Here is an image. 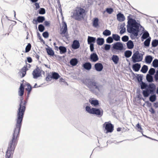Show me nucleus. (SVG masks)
<instances>
[{"label": "nucleus", "instance_id": "62", "mask_svg": "<svg viewBox=\"0 0 158 158\" xmlns=\"http://www.w3.org/2000/svg\"><path fill=\"white\" fill-rule=\"evenodd\" d=\"M35 3V6L36 10L39 9L40 7L39 4L36 2Z\"/></svg>", "mask_w": 158, "mask_h": 158}, {"label": "nucleus", "instance_id": "6", "mask_svg": "<svg viewBox=\"0 0 158 158\" xmlns=\"http://www.w3.org/2000/svg\"><path fill=\"white\" fill-rule=\"evenodd\" d=\"M156 86L153 83L148 84L146 90H143L142 93L144 97H148L150 94H154L156 92Z\"/></svg>", "mask_w": 158, "mask_h": 158}, {"label": "nucleus", "instance_id": "10", "mask_svg": "<svg viewBox=\"0 0 158 158\" xmlns=\"http://www.w3.org/2000/svg\"><path fill=\"white\" fill-rule=\"evenodd\" d=\"M143 54L137 51L133 53L131 57L132 60L134 63L141 61L143 60Z\"/></svg>", "mask_w": 158, "mask_h": 158}, {"label": "nucleus", "instance_id": "31", "mask_svg": "<svg viewBox=\"0 0 158 158\" xmlns=\"http://www.w3.org/2000/svg\"><path fill=\"white\" fill-rule=\"evenodd\" d=\"M139 85L140 86V89L143 90H146L148 85L147 83L143 82H142Z\"/></svg>", "mask_w": 158, "mask_h": 158}, {"label": "nucleus", "instance_id": "30", "mask_svg": "<svg viewBox=\"0 0 158 158\" xmlns=\"http://www.w3.org/2000/svg\"><path fill=\"white\" fill-rule=\"evenodd\" d=\"M51 73L52 79L56 80L59 78L60 77L59 73L56 72H52Z\"/></svg>", "mask_w": 158, "mask_h": 158}, {"label": "nucleus", "instance_id": "36", "mask_svg": "<svg viewBox=\"0 0 158 158\" xmlns=\"http://www.w3.org/2000/svg\"><path fill=\"white\" fill-rule=\"evenodd\" d=\"M95 69H103V66L102 64L100 63H97L94 65Z\"/></svg>", "mask_w": 158, "mask_h": 158}, {"label": "nucleus", "instance_id": "44", "mask_svg": "<svg viewBox=\"0 0 158 158\" xmlns=\"http://www.w3.org/2000/svg\"><path fill=\"white\" fill-rule=\"evenodd\" d=\"M38 13L40 15H44L46 13L45 9L44 8H40L38 11Z\"/></svg>", "mask_w": 158, "mask_h": 158}, {"label": "nucleus", "instance_id": "53", "mask_svg": "<svg viewBox=\"0 0 158 158\" xmlns=\"http://www.w3.org/2000/svg\"><path fill=\"white\" fill-rule=\"evenodd\" d=\"M42 35L44 38H47L49 37V34L48 32L46 31L43 33Z\"/></svg>", "mask_w": 158, "mask_h": 158}, {"label": "nucleus", "instance_id": "27", "mask_svg": "<svg viewBox=\"0 0 158 158\" xmlns=\"http://www.w3.org/2000/svg\"><path fill=\"white\" fill-rule=\"evenodd\" d=\"M97 44L99 46L102 45L105 42L103 38L98 37L96 40Z\"/></svg>", "mask_w": 158, "mask_h": 158}, {"label": "nucleus", "instance_id": "18", "mask_svg": "<svg viewBox=\"0 0 158 158\" xmlns=\"http://www.w3.org/2000/svg\"><path fill=\"white\" fill-rule=\"evenodd\" d=\"M96 41L95 37L89 36L87 38V42L89 44H94Z\"/></svg>", "mask_w": 158, "mask_h": 158}, {"label": "nucleus", "instance_id": "45", "mask_svg": "<svg viewBox=\"0 0 158 158\" xmlns=\"http://www.w3.org/2000/svg\"><path fill=\"white\" fill-rule=\"evenodd\" d=\"M38 30L40 32H43L45 30V27L42 24H40L38 27Z\"/></svg>", "mask_w": 158, "mask_h": 158}, {"label": "nucleus", "instance_id": "61", "mask_svg": "<svg viewBox=\"0 0 158 158\" xmlns=\"http://www.w3.org/2000/svg\"><path fill=\"white\" fill-rule=\"evenodd\" d=\"M29 97H27V96H26V97L25 100L24 101L23 105H24L26 107V104L27 102V100L29 98Z\"/></svg>", "mask_w": 158, "mask_h": 158}, {"label": "nucleus", "instance_id": "13", "mask_svg": "<svg viewBox=\"0 0 158 158\" xmlns=\"http://www.w3.org/2000/svg\"><path fill=\"white\" fill-rule=\"evenodd\" d=\"M44 73V72L42 70H34L32 74L34 79H37L41 76V73Z\"/></svg>", "mask_w": 158, "mask_h": 158}, {"label": "nucleus", "instance_id": "43", "mask_svg": "<svg viewBox=\"0 0 158 158\" xmlns=\"http://www.w3.org/2000/svg\"><path fill=\"white\" fill-rule=\"evenodd\" d=\"M102 34L104 36H107L111 35V32L110 30L106 29L103 31Z\"/></svg>", "mask_w": 158, "mask_h": 158}, {"label": "nucleus", "instance_id": "37", "mask_svg": "<svg viewBox=\"0 0 158 158\" xmlns=\"http://www.w3.org/2000/svg\"><path fill=\"white\" fill-rule=\"evenodd\" d=\"M132 54V52L131 50H126L124 52V56L127 58L130 57Z\"/></svg>", "mask_w": 158, "mask_h": 158}, {"label": "nucleus", "instance_id": "23", "mask_svg": "<svg viewBox=\"0 0 158 158\" xmlns=\"http://www.w3.org/2000/svg\"><path fill=\"white\" fill-rule=\"evenodd\" d=\"M48 48H46V50L48 54L51 56H53L54 55V52L52 48L47 45Z\"/></svg>", "mask_w": 158, "mask_h": 158}, {"label": "nucleus", "instance_id": "22", "mask_svg": "<svg viewBox=\"0 0 158 158\" xmlns=\"http://www.w3.org/2000/svg\"><path fill=\"white\" fill-rule=\"evenodd\" d=\"M89 102L91 105L94 106H97L99 105L98 101L97 99L92 98L89 100Z\"/></svg>", "mask_w": 158, "mask_h": 158}, {"label": "nucleus", "instance_id": "49", "mask_svg": "<svg viewBox=\"0 0 158 158\" xmlns=\"http://www.w3.org/2000/svg\"><path fill=\"white\" fill-rule=\"evenodd\" d=\"M106 11L109 14H111L114 11V10L112 8H107L106 9Z\"/></svg>", "mask_w": 158, "mask_h": 158}, {"label": "nucleus", "instance_id": "9", "mask_svg": "<svg viewBox=\"0 0 158 158\" xmlns=\"http://www.w3.org/2000/svg\"><path fill=\"white\" fill-rule=\"evenodd\" d=\"M134 16L130 14L127 17V27L140 26V27L143 28V27L138 23L134 19L132 18Z\"/></svg>", "mask_w": 158, "mask_h": 158}, {"label": "nucleus", "instance_id": "35", "mask_svg": "<svg viewBox=\"0 0 158 158\" xmlns=\"http://www.w3.org/2000/svg\"><path fill=\"white\" fill-rule=\"evenodd\" d=\"M112 60L115 64H117L119 61L118 57L116 55H114L112 57Z\"/></svg>", "mask_w": 158, "mask_h": 158}, {"label": "nucleus", "instance_id": "3", "mask_svg": "<svg viewBox=\"0 0 158 158\" xmlns=\"http://www.w3.org/2000/svg\"><path fill=\"white\" fill-rule=\"evenodd\" d=\"M81 81L89 89L90 91H94V89L100 91L99 85L97 81L95 80L94 76L83 78L81 80Z\"/></svg>", "mask_w": 158, "mask_h": 158}, {"label": "nucleus", "instance_id": "20", "mask_svg": "<svg viewBox=\"0 0 158 158\" xmlns=\"http://www.w3.org/2000/svg\"><path fill=\"white\" fill-rule=\"evenodd\" d=\"M62 27L64 28L61 32L60 33V34H65L67 32L68 29L67 23L63 21L62 23Z\"/></svg>", "mask_w": 158, "mask_h": 158}, {"label": "nucleus", "instance_id": "38", "mask_svg": "<svg viewBox=\"0 0 158 158\" xmlns=\"http://www.w3.org/2000/svg\"><path fill=\"white\" fill-rule=\"evenodd\" d=\"M152 47L155 48L158 45V40L155 39L152 40L151 43Z\"/></svg>", "mask_w": 158, "mask_h": 158}, {"label": "nucleus", "instance_id": "51", "mask_svg": "<svg viewBox=\"0 0 158 158\" xmlns=\"http://www.w3.org/2000/svg\"><path fill=\"white\" fill-rule=\"evenodd\" d=\"M136 127L138 129V130L139 132H141L142 133V128L141 127V125L139 123H138L136 125Z\"/></svg>", "mask_w": 158, "mask_h": 158}, {"label": "nucleus", "instance_id": "59", "mask_svg": "<svg viewBox=\"0 0 158 158\" xmlns=\"http://www.w3.org/2000/svg\"><path fill=\"white\" fill-rule=\"evenodd\" d=\"M90 49L91 52H93L94 50V44H89Z\"/></svg>", "mask_w": 158, "mask_h": 158}, {"label": "nucleus", "instance_id": "26", "mask_svg": "<svg viewBox=\"0 0 158 158\" xmlns=\"http://www.w3.org/2000/svg\"><path fill=\"white\" fill-rule=\"evenodd\" d=\"M82 67L84 69H91L92 66L89 62H86L83 64Z\"/></svg>", "mask_w": 158, "mask_h": 158}, {"label": "nucleus", "instance_id": "42", "mask_svg": "<svg viewBox=\"0 0 158 158\" xmlns=\"http://www.w3.org/2000/svg\"><path fill=\"white\" fill-rule=\"evenodd\" d=\"M141 68V65L139 63H136L132 65V69H140Z\"/></svg>", "mask_w": 158, "mask_h": 158}, {"label": "nucleus", "instance_id": "48", "mask_svg": "<svg viewBox=\"0 0 158 158\" xmlns=\"http://www.w3.org/2000/svg\"><path fill=\"white\" fill-rule=\"evenodd\" d=\"M137 79L139 84L142 82H143L142 81L143 77L141 75H138L137 77Z\"/></svg>", "mask_w": 158, "mask_h": 158}, {"label": "nucleus", "instance_id": "52", "mask_svg": "<svg viewBox=\"0 0 158 158\" xmlns=\"http://www.w3.org/2000/svg\"><path fill=\"white\" fill-rule=\"evenodd\" d=\"M45 79L47 81H51L52 79L51 73L50 74H48L46 76Z\"/></svg>", "mask_w": 158, "mask_h": 158}, {"label": "nucleus", "instance_id": "34", "mask_svg": "<svg viewBox=\"0 0 158 158\" xmlns=\"http://www.w3.org/2000/svg\"><path fill=\"white\" fill-rule=\"evenodd\" d=\"M78 62L77 58H74L72 59L70 61V63L72 66H74L77 65Z\"/></svg>", "mask_w": 158, "mask_h": 158}, {"label": "nucleus", "instance_id": "5", "mask_svg": "<svg viewBox=\"0 0 158 158\" xmlns=\"http://www.w3.org/2000/svg\"><path fill=\"white\" fill-rule=\"evenodd\" d=\"M140 27V26L127 27V31L128 33L131 34L130 37L132 40L135 39V37L138 35Z\"/></svg>", "mask_w": 158, "mask_h": 158}, {"label": "nucleus", "instance_id": "33", "mask_svg": "<svg viewBox=\"0 0 158 158\" xmlns=\"http://www.w3.org/2000/svg\"><path fill=\"white\" fill-rule=\"evenodd\" d=\"M28 70H20L19 72L18 73L20 77L23 78L24 77L26 74L27 71Z\"/></svg>", "mask_w": 158, "mask_h": 158}, {"label": "nucleus", "instance_id": "25", "mask_svg": "<svg viewBox=\"0 0 158 158\" xmlns=\"http://www.w3.org/2000/svg\"><path fill=\"white\" fill-rule=\"evenodd\" d=\"M149 37H150L149 33L148 31H145L141 37L142 41H143L144 40H146Z\"/></svg>", "mask_w": 158, "mask_h": 158}, {"label": "nucleus", "instance_id": "54", "mask_svg": "<svg viewBox=\"0 0 158 158\" xmlns=\"http://www.w3.org/2000/svg\"><path fill=\"white\" fill-rule=\"evenodd\" d=\"M111 48V45L110 44H104V49L106 51L109 50Z\"/></svg>", "mask_w": 158, "mask_h": 158}, {"label": "nucleus", "instance_id": "2", "mask_svg": "<svg viewBox=\"0 0 158 158\" xmlns=\"http://www.w3.org/2000/svg\"><path fill=\"white\" fill-rule=\"evenodd\" d=\"M20 99V103L17 111V117L15 125V127L18 128L19 129L21 128L23 120L26 109V107L23 105L24 102L23 101V97H21Z\"/></svg>", "mask_w": 158, "mask_h": 158}, {"label": "nucleus", "instance_id": "14", "mask_svg": "<svg viewBox=\"0 0 158 158\" xmlns=\"http://www.w3.org/2000/svg\"><path fill=\"white\" fill-rule=\"evenodd\" d=\"M45 18L44 16H38L36 19H33L32 23L34 24H37L38 23H42L45 21Z\"/></svg>", "mask_w": 158, "mask_h": 158}, {"label": "nucleus", "instance_id": "64", "mask_svg": "<svg viewBox=\"0 0 158 158\" xmlns=\"http://www.w3.org/2000/svg\"><path fill=\"white\" fill-rule=\"evenodd\" d=\"M27 62L29 63H31L32 61L31 58L30 57H27Z\"/></svg>", "mask_w": 158, "mask_h": 158}, {"label": "nucleus", "instance_id": "56", "mask_svg": "<svg viewBox=\"0 0 158 158\" xmlns=\"http://www.w3.org/2000/svg\"><path fill=\"white\" fill-rule=\"evenodd\" d=\"M154 78L155 81L158 83V70H157L156 74L154 75Z\"/></svg>", "mask_w": 158, "mask_h": 158}, {"label": "nucleus", "instance_id": "46", "mask_svg": "<svg viewBox=\"0 0 158 158\" xmlns=\"http://www.w3.org/2000/svg\"><path fill=\"white\" fill-rule=\"evenodd\" d=\"M31 45L30 43H28L25 48V52L26 53L28 52L31 49Z\"/></svg>", "mask_w": 158, "mask_h": 158}, {"label": "nucleus", "instance_id": "16", "mask_svg": "<svg viewBox=\"0 0 158 158\" xmlns=\"http://www.w3.org/2000/svg\"><path fill=\"white\" fill-rule=\"evenodd\" d=\"M71 46L74 50L77 49L79 48L80 46V44L79 41L77 40H73Z\"/></svg>", "mask_w": 158, "mask_h": 158}, {"label": "nucleus", "instance_id": "63", "mask_svg": "<svg viewBox=\"0 0 158 158\" xmlns=\"http://www.w3.org/2000/svg\"><path fill=\"white\" fill-rule=\"evenodd\" d=\"M149 111L151 112L152 114H154L155 113V111L154 109L152 108L151 107L150 109L149 110Z\"/></svg>", "mask_w": 158, "mask_h": 158}, {"label": "nucleus", "instance_id": "29", "mask_svg": "<svg viewBox=\"0 0 158 158\" xmlns=\"http://www.w3.org/2000/svg\"><path fill=\"white\" fill-rule=\"evenodd\" d=\"M99 19L98 18H95L94 19L92 22L93 26L97 28L99 26Z\"/></svg>", "mask_w": 158, "mask_h": 158}, {"label": "nucleus", "instance_id": "19", "mask_svg": "<svg viewBox=\"0 0 158 158\" xmlns=\"http://www.w3.org/2000/svg\"><path fill=\"white\" fill-rule=\"evenodd\" d=\"M117 19L120 22L124 21L125 19L124 15L121 13H119L117 15Z\"/></svg>", "mask_w": 158, "mask_h": 158}, {"label": "nucleus", "instance_id": "1", "mask_svg": "<svg viewBox=\"0 0 158 158\" xmlns=\"http://www.w3.org/2000/svg\"><path fill=\"white\" fill-rule=\"evenodd\" d=\"M21 129L19 130L18 128L15 127L11 140L9 143L7 151L6 152V158H10L12 154H13L18 142V138L19 137Z\"/></svg>", "mask_w": 158, "mask_h": 158}, {"label": "nucleus", "instance_id": "60", "mask_svg": "<svg viewBox=\"0 0 158 158\" xmlns=\"http://www.w3.org/2000/svg\"><path fill=\"white\" fill-rule=\"evenodd\" d=\"M44 25L47 27L49 26L50 25V22L47 21H45L44 23Z\"/></svg>", "mask_w": 158, "mask_h": 158}, {"label": "nucleus", "instance_id": "32", "mask_svg": "<svg viewBox=\"0 0 158 158\" xmlns=\"http://www.w3.org/2000/svg\"><path fill=\"white\" fill-rule=\"evenodd\" d=\"M59 49L60 50V53L61 54H63L67 52V48L64 46H60L59 47Z\"/></svg>", "mask_w": 158, "mask_h": 158}, {"label": "nucleus", "instance_id": "17", "mask_svg": "<svg viewBox=\"0 0 158 158\" xmlns=\"http://www.w3.org/2000/svg\"><path fill=\"white\" fill-rule=\"evenodd\" d=\"M24 87L23 84L21 83L19 88L18 91V95L20 97L23 96L24 94Z\"/></svg>", "mask_w": 158, "mask_h": 158}, {"label": "nucleus", "instance_id": "40", "mask_svg": "<svg viewBox=\"0 0 158 158\" xmlns=\"http://www.w3.org/2000/svg\"><path fill=\"white\" fill-rule=\"evenodd\" d=\"M112 37L113 39V40H114L115 41H118L120 40V36L117 34H113Z\"/></svg>", "mask_w": 158, "mask_h": 158}, {"label": "nucleus", "instance_id": "55", "mask_svg": "<svg viewBox=\"0 0 158 158\" xmlns=\"http://www.w3.org/2000/svg\"><path fill=\"white\" fill-rule=\"evenodd\" d=\"M37 35L38 37L39 38V39L40 40V41L41 42H43V43L44 44H45V42L42 39L41 36H40V33H39V32H37Z\"/></svg>", "mask_w": 158, "mask_h": 158}, {"label": "nucleus", "instance_id": "24", "mask_svg": "<svg viewBox=\"0 0 158 158\" xmlns=\"http://www.w3.org/2000/svg\"><path fill=\"white\" fill-rule=\"evenodd\" d=\"M151 40V38L149 37V38L147 39L143 42V47L147 48L149 46Z\"/></svg>", "mask_w": 158, "mask_h": 158}, {"label": "nucleus", "instance_id": "4", "mask_svg": "<svg viewBox=\"0 0 158 158\" xmlns=\"http://www.w3.org/2000/svg\"><path fill=\"white\" fill-rule=\"evenodd\" d=\"M85 12V10L82 8L80 7H77L71 17L76 20L80 21L84 19V15Z\"/></svg>", "mask_w": 158, "mask_h": 158}, {"label": "nucleus", "instance_id": "7", "mask_svg": "<svg viewBox=\"0 0 158 158\" xmlns=\"http://www.w3.org/2000/svg\"><path fill=\"white\" fill-rule=\"evenodd\" d=\"M85 110L90 114H95L98 117H100L103 115V110L98 108H92L89 106H87L85 108Z\"/></svg>", "mask_w": 158, "mask_h": 158}, {"label": "nucleus", "instance_id": "12", "mask_svg": "<svg viewBox=\"0 0 158 158\" xmlns=\"http://www.w3.org/2000/svg\"><path fill=\"white\" fill-rule=\"evenodd\" d=\"M104 125L106 131V133L112 132L114 130V126L111 123L106 122L104 124Z\"/></svg>", "mask_w": 158, "mask_h": 158}, {"label": "nucleus", "instance_id": "8", "mask_svg": "<svg viewBox=\"0 0 158 158\" xmlns=\"http://www.w3.org/2000/svg\"><path fill=\"white\" fill-rule=\"evenodd\" d=\"M112 46L111 50L113 52H117L119 51H121L125 49L124 48L123 44L121 42L115 43L112 44Z\"/></svg>", "mask_w": 158, "mask_h": 158}, {"label": "nucleus", "instance_id": "21", "mask_svg": "<svg viewBox=\"0 0 158 158\" xmlns=\"http://www.w3.org/2000/svg\"><path fill=\"white\" fill-rule=\"evenodd\" d=\"M153 57L151 55H147L145 57V61L147 64H149L152 62Z\"/></svg>", "mask_w": 158, "mask_h": 158}, {"label": "nucleus", "instance_id": "58", "mask_svg": "<svg viewBox=\"0 0 158 158\" xmlns=\"http://www.w3.org/2000/svg\"><path fill=\"white\" fill-rule=\"evenodd\" d=\"M120 29H121V30L120 31L119 33L121 35L123 34L126 32V28H122Z\"/></svg>", "mask_w": 158, "mask_h": 158}, {"label": "nucleus", "instance_id": "57", "mask_svg": "<svg viewBox=\"0 0 158 158\" xmlns=\"http://www.w3.org/2000/svg\"><path fill=\"white\" fill-rule=\"evenodd\" d=\"M27 88H26V89L27 90V91L30 90V91H31L32 87L31 85L29 83H28L27 84Z\"/></svg>", "mask_w": 158, "mask_h": 158}, {"label": "nucleus", "instance_id": "39", "mask_svg": "<svg viewBox=\"0 0 158 158\" xmlns=\"http://www.w3.org/2000/svg\"><path fill=\"white\" fill-rule=\"evenodd\" d=\"M153 95H151L149 98V101L152 102H154L156 101V94H153Z\"/></svg>", "mask_w": 158, "mask_h": 158}, {"label": "nucleus", "instance_id": "15", "mask_svg": "<svg viewBox=\"0 0 158 158\" xmlns=\"http://www.w3.org/2000/svg\"><path fill=\"white\" fill-rule=\"evenodd\" d=\"M89 59L90 60L93 62H96L98 61L99 59L98 55L96 52H93L91 54Z\"/></svg>", "mask_w": 158, "mask_h": 158}, {"label": "nucleus", "instance_id": "47", "mask_svg": "<svg viewBox=\"0 0 158 158\" xmlns=\"http://www.w3.org/2000/svg\"><path fill=\"white\" fill-rule=\"evenodd\" d=\"M113 39L112 37L109 36L106 39V42L107 43L111 44L113 42Z\"/></svg>", "mask_w": 158, "mask_h": 158}, {"label": "nucleus", "instance_id": "28", "mask_svg": "<svg viewBox=\"0 0 158 158\" xmlns=\"http://www.w3.org/2000/svg\"><path fill=\"white\" fill-rule=\"evenodd\" d=\"M127 48L129 49H132L134 47V44L133 42L131 40L128 41L126 43Z\"/></svg>", "mask_w": 158, "mask_h": 158}, {"label": "nucleus", "instance_id": "50", "mask_svg": "<svg viewBox=\"0 0 158 158\" xmlns=\"http://www.w3.org/2000/svg\"><path fill=\"white\" fill-rule=\"evenodd\" d=\"M121 39L122 41L124 42H126L129 41V37L128 36L126 35L123 36Z\"/></svg>", "mask_w": 158, "mask_h": 158}, {"label": "nucleus", "instance_id": "11", "mask_svg": "<svg viewBox=\"0 0 158 158\" xmlns=\"http://www.w3.org/2000/svg\"><path fill=\"white\" fill-rule=\"evenodd\" d=\"M156 73V70H149L148 73L146 76V79L147 81L150 83H152L153 81V79L152 76Z\"/></svg>", "mask_w": 158, "mask_h": 158}, {"label": "nucleus", "instance_id": "41", "mask_svg": "<svg viewBox=\"0 0 158 158\" xmlns=\"http://www.w3.org/2000/svg\"><path fill=\"white\" fill-rule=\"evenodd\" d=\"M152 66L155 68L158 67V59H155L152 63Z\"/></svg>", "mask_w": 158, "mask_h": 158}]
</instances>
